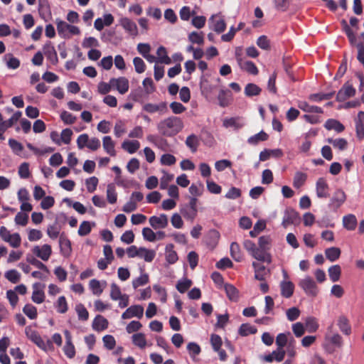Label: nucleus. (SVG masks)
I'll return each mask as SVG.
<instances>
[{
  "mask_svg": "<svg viewBox=\"0 0 364 364\" xmlns=\"http://www.w3.org/2000/svg\"><path fill=\"white\" fill-rule=\"evenodd\" d=\"M186 144L193 152H195L199 145L198 138L194 134L190 135L186 140Z\"/></svg>",
  "mask_w": 364,
  "mask_h": 364,
  "instance_id": "ea45409f",
  "label": "nucleus"
},
{
  "mask_svg": "<svg viewBox=\"0 0 364 364\" xmlns=\"http://www.w3.org/2000/svg\"><path fill=\"white\" fill-rule=\"evenodd\" d=\"M56 23L58 33L63 37L70 38L73 35H78L80 33L78 27L70 25L65 21L57 20Z\"/></svg>",
  "mask_w": 364,
  "mask_h": 364,
  "instance_id": "f03ea898",
  "label": "nucleus"
},
{
  "mask_svg": "<svg viewBox=\"0 0 364 364\" xmlns=\"http://www.w3.org/2000/svg\"><path fill=\"white\" fill-rule=\"evenodd\" d=\"M59 245L60 251L64 257H69L72 252L70 241L63 236H60L59 239Z\"/></svg>",
  "mask_w": 364,
  "mask_h": 364,
  "instance_id": "f3484780",
  "label": "nucleus"
},
{
  "mask_svg": "<svg viewBox=\"0 0 364 364\" xmlns=\"http://www.w3.org/2000/svg\"><path fill=\"white\" fill-rule=\"evenodd\" d=\"M157 62L168 65L171 63V58L167 55L166 50L164 47L160 46L156 52Z\"/></svg>",
  "mask_w": 364,
  "mask_h": 364,
  "instance_id": "7c9ffc66",
  "label": "nucleus"
},
{
  "mask_svg": "<svg viewBox=\"0 0 364 364\" xmlns=\"http://www.w3.org/2000/svg\"><path fill=\"white\" fill-rule=\"evenodd\" d=\"M257 45L262 49L269 50L270 49V41L266 36H261L257 40Z\"/></svg>",
  "mask_w": 364,
  "mask_h": 364,
  "instance_id": "13d9d810",
  "label": "nucleus"
},
{
  "mask_svg": "<svg viewBox=\"0 0 364 364\" xmlns=\"http://www.w3.org/2000/svg\"><path fill=\"white\" fill-rule=\"evenodd\" d=\"M299 285L306 292V294L316 296L318 293V289L315 282L309 277H306L301 280Z\"/></svg>",
  "mask_w": 364,
  "mask_h": 364,
  "instance_id": "39448f33",
  "label": "nucleus"
},
{
  "mask_svg": "<svg viewBox=\"0 0 364 364\" xmlns=\"http://www.w3.org/2000/svg\"><path fill=\"white\" fill-rule=\"evenodd\" d=\"M97 183L98 179L95 176L90 177L85 181L87 189L90 193H92L96 190Z\"/></svg>",
  "mask_w": 364,
  "mask_h": 364,
  "instance_id": "0e129e2a",
  "label": "nucleus"
},
{
  "mask_svg": "<svg viewBox=\"0 0 364 364\" xmlns=\"http://www.w3.org/2000/svg\"><path fill=\"white\" fill-rule=\"evenodd\" d=\"M261 90V88L259 87L257 85L249 83L245 87V94L247 97L257 96L260 94Z\"/></svg>",
  "mask_w": 364,
  "mask_h": 364,
  "instance_id": "72a5a7b5",
  "label": "nucleus"
},
{
  "mask_svg": "<svg viewBox=\"0 0 364 364\" xmlns=\"http://www.w3.org/2000/svg\"><path fill=\"white\" fill-rule=\"evenodd\" d=\"M305 327L308 331L315 332L318 328V324L315 318L308 317L305 320Z\"/></svg>",
  "mask_w": 364,
  "mask_h": 364,
  "instance_id": "de8ad7c7",
  "label": "nucleus"
},
{
  "mask_svg": "<svg viewBox=\"0 0 364 364\" xmlns=\"http://www.w3.org/2000/svg\"><path fill=\"white\" fill-rule=\"evenodd\" d=\"M355 94V90L353 87L348 82H346L338 91L336 98L338 101H345L348 98L354 96Z\"/></svg>",
  "mask_w": 364,
  "mask_h": 364,
  "instance_id": "9b49d317",
  "label": "nucleus"
},
{
  "mask_svg": "<svg viewBox=\"0 0 364 364\" xmlns=\"http://www.w3.org/2000/svg\"><path fill=\"white\" fill-rule=\"evenodd\" d=\"M294 284L289 281H284L281 283L282 295L286 298H289L294 293Z\"/></svg>",
  "mask_w": 364,
  "mask_h": 364,
  "instance_id": "393cba45",
  "label": "nucleus"
},
{
  "mask_svg": "<svg viewBox=\"0 0 364 364\" xmlns=\"http://www.w3.org/2000/svg\"><path fill=\"white\" fill-rule=\"evenodd\" d=\"M251 255L259 261L266 262L269 264L272 262L271 255L266 250L261 249L260 247H256Z\"/></svg>",
  "mask_w": 364,
  "mask_h": 364,
  "instance_id": "ddd939ff",
  "label": "nucleus"
},
{
  "mask_svg": "<svg viewBox=\"0 0 364 364\" xmlns=\"http://www.w3.org/2000/svg\"><path fill=\"white\" fill-rule=\"evenodd\" d=\"M25 333L28 339L33 341L38 347L42 349L46 348V344L40 335L31 326H28L25 329Z\"/></svg>",
  "mask_w": 364,
  "mask_h": 364,
  "instance_id": "1a4fd4ad",
  "label": "nucleus"
},
{
  "mask_svg": "<svg viewBox=\"0 0 364 364\" xmlns=\"http://www.w3.org/2000/svg\"><path fill=\"white\" fill-rule=\"evenodd\" d=\"M200 85L202 92L206 95L211 93L215 89L205 76H202Z\"/></svg>",
  "mask_w": 364,
  "mask_h": 364,
  "instance_id": "4c0bfd02",
  "label": "nucleus"
},
{
  "mask_svg": "<svg viewBox=\"0 0 364 364\" xmlns=\"http://www.w3.org/2000/svg\"><path fill=\"white\" fill-rule=\"evenodd\" d=\"M122 26L131 35L136 36L138 35V28L136 23L127 18H123L120 21Z\"/></svg>",
  "mask_w": 364,
  "mask_h": 364,
  "instance_id": "4468645a",
  "label": "nucleus"
},
{
  "mask_svg": "<svg viewBox=\"0 0 364 364\" xmlns=\"http://www.w3.org/2000/svg\"><path fill=\"white\" fill-rule=\"evenodd\" d=\"M107 199L109 203H114L117 201V193L115 186L113 184H109L107 189Z\"/></svg>",
  "mask_w": 364,
  "mask_h": 364,
  "instance_id": "c03bdc74",
  "label": "nucleus"
},
{
  "mask_svg": "<svg viewBox=\"0 0 364 364\" xmlns=\"http://www.w3.org/2000/svg\"><path fill=\"white\" fill-rule=\"evenodd\" d=\"M328 186L326 181L323 178H319L316 182V193L318 198H326L328 193Z\"/></svg>",
  "mask_w": 364,
  "mask_h": 364,
  "instance_id": "dca6fc26",
  "label": "nucleus"
},
{
  "mask_svg": "<svg viewBox=\"0 0 364 364\" xmlns=\"http://www.w3.org/2000/svg\"><path fill=\"white\" fill-rule=\"evenodd\" d=\"M238 65L242 70L249 73L250 74L256 75L258 73L257 68L251 61L243 60L242 63H239Z\"/></svg>",
  "mask_w": 364,
  "mask_h": 364,
  "instance_id": "a878e982",
  "label": "nucleus"
},
{
  "mask_svg": "<svg viewBox=\"0 0 364 364\" xmlns=\"http://www.w3.org/2000/svg\"><path fill=\"white\" fill-rule=\"evenodd\" d=\"M338 326L340 330L345 335H350L351 333L350 326L348 324V320L346 317L341 316L338 319Z\"/></svg>",
  "mask_w": 364,
  "mask_h": 364,
  "instance_id": "2f4dec72",
  "label": "nucleus"
},
{
  "mask_svg": "<svg viewBox=\"0 0 364 364\" xmlns=\"http://www.w3.org/2000/svg\"><path fill=\"white\" fill-rule=\"evenodd\" d=\"M142 327V324L137 321H131L126 327V331L128 333L136 332Z\"/></svg>",
  "mask_w": 364,
  "mask_h": 364,
  "instance_id": "774afa93",
  "label": "nucleus"
},
{
  "mask_svg": "<svg viewBox=\"0 0 364 364\" xmlns=\"http://www.w3.org/2000/svg\"><path fill=\"white\" fill-rule=\"evenodd\" d=\"M341 273V269L338 264L333 265L328 269L329 277L333 282H336L339 279Z\"/></svg>",
  "mask_w": 364,
  "mask_h": 364,
  "instance_id": "a19ab883",
  "label": "nucleus"
},
{
  "mask_svg": "<svg viewBox=\"0 0 364 364\" xmlns=\"http://www.w3.org/2000/svg\"><path fill=\"white\" fill-rule=\"evenodd\" d=\"M327 141L329 144H331L335 148L338 149L339 150H343L346 148L348 142L345 139H328Z\"/></svg>",
  "mask_w": 364,
  "mask_h": 364,
  "instance_id": "49530a36",
  "label": "nucleus"
},
{
  "mask_svg": "<svg viewBox=\"0 0 364 364\" xmlns=\"http://www.w3.org/2000/svg\"><path fill=\"white\" fill-rule=\"evenodd\" d=\"M229 97H230V92L227 90H221L219 92L218 99L219 101V104L221 107H225L228 106L229 104Z\"/></svg>",
  "mask_w": 364,
  "mask_h": 364,
  "instance_id": "37998d69",
  "label": "nucleus"
},
{
  "mask_svg": "<svg viewBox=\"0 0 364 364\" xmlns=\"http://www.w3.org/2000/svg\"><path fill=\"white\" fill-rule=\"evenodd\" d=\"M156 252L153 250H149L144 247H140V255L139 257L144 258L146 262H151L154 257Z\"/></svg>",
  "mask_w": 364,
  "mask_h": 364,
  "instance_id": "58836bf2",
  "label": "nucleus"
},
{
  "mask_svg": "<svg viewBox=\"0 0 364 364\" xmlns=\"http://www.w3.org/2000/svg\"><path fill=\"white\" fill-rule=\"evenodd\" d=\"M183 123L181 119L176 117H170L161 121L157 128L159 132L166 136H172L182 130Z\"/></svg>",
  "mask_w": 364,
  "mask_h": 364,
  "instance_id": "f257e3e1",
  "label": "nucleus"
},
{
  "mask_svg": "<svg viewBox=\"0 0 364 364\" xmlns=\"http://www.w3.org/2000/svg\"><path fill=\"white\" fill-rule=\"evenodd\" d=\"M32 252L42 260L48 261L52 254V248L50 245L45 244L41 246H35Z\"/></svg>",
  "mask_w": 364,
  "mask_h": 364,
  "instance_id": "0eeeda50",
  "label": "nucleus"
},
{
  "mask_svg": "<svg viewBox=\"0 0 364 364\" xmlns=\"http://www.w3.org/2000/svg\"><path fill=\"white\" fill-rule=\"evenodd\" d=\"M346 198V193L343 191L338 190L335 193L332 200L336 203L337 206H340L342 203H344Z\"/></svg>",
  "mask_w": 364,
  "mask_h": 364,
  "instance_id": "680f3d73",
  "label": "nucleus"
},
{
  "mask_svg": "<svg viewBox=\"0 0 364 364\" xmlns=\"http://www.w3.org/2000/svg\"><path fill=\"white\" fill-rule=\"evenodd\" d=\"M102 146L108 154L112 156H114L116 155V151L114 149L115 144L110 136H106L103 138Z\"/></svg>",
  "mask_w": 364,
  "mask_h": 364,
  "instance_id": "aec40b11",
  "label": "nucleus"
},
{
  "mask_svg": "<svg viewBox=\"0 0 364 364\" xmlns=\"http://www.w3.org/2000/svg\"><path fill=\"white\" fill-rule=\"evenodd\" d=\"M23 311L31 319H35L37 317V309L32 304H26Z\"/></svg>",
  "mask_w": 364,
  "mask_h": 364,
  "instance_id": "8fccbe9b",
  "label": "nucleus"
},
{
  "mask_svg": "<svg viewBox=\"0 0 364 364\" xmlns=\"http://www.w3.org/2000/svg\"><path fill=\"white\" fill-rule=\"evenodd\" d=\"M44 285L40 283H35L33 284V291L32 294L31 299L36 304H41L45 301V294L43 290Z\"/></svg>",
  "mask_w": 364,
  "mask_h": 364,
  "instance_id": "f8f14e48",
  "label": "nucleus"
},
{
  "mask_svg": "<svg viewBox=\"0 0 364 364\" xmlns=\"http://www.w3.org/2000/svg\"><path fill=\"white\" fill-rule=\"evenodd\" d=\"M132 341L133 344L140 349H144L148 346L146 336L142 333H134L132 336Z\"/></svg>",
  "mask_w": 364,
  "mask_h": 364,
  "instance_id": "a211bd4d",
  "label": "nucleus"
},
{
  "mask_svg": "<svg viewBox=\"0 0 364 364\" xmlns=\"http://www.w3.org/2000/svg\"><path fill=\"white\" fill-rule=\"evenodd\" d=\"M5 60H6L7 66L11 69H16L20 65V61L14 58L11 54H7L5 55Z\"/></svg>",
  "mask_w": 364,
  "mask_h": 364,
  "instance_id": "603ef678",
  "label": "nucleus"
},
{
  "mask_svg": "<svg viewBox=\"0 0 364 364\" xmlns=\"http://www.w3.org/2000/svg\"><path fill=\"white\" fill-rule=\"evenodd\" d=\"M307 176L302 172H296L294 177L293 185L296 188H300L305 183Z\"/></svg>",
  "mask_w": 364,
  "mask_h": 364,
  "instance_id": "c9c22d12",
  "label": "nucleus"
},
{
  "mask_svg": "<svg viewBox=\"0 0 364 364\" xmlns=\"http://www.w3.org/2000/svg\"><path fill=\"white\" fill-rule=\"evenodd\" d=\"M299 220V215L294 210H287L282 221V225L287 228L289 225L297 223Z\"/></svg>",
  "mask_w": 364,
  "mask_h": 364,
  "instance_id": "2eb2a0df",
  "label": "nucleus"
},
{
  "mask_svg": "<svg viewBox=\"0 0 364 364\" xmlns=\"http://www.w3.org/2000/svg\"><path fill=\"white\" fill-rule=\"evenodd\" d=\"M252 266L255 269V277L258 280H263L265 276L269 273L264 265H262L257 262H254Z\"/></svg>",
  "mask_w": 364,
  "mask_h": 364,
  "instance_id": "5701e85b",
  "label": "nucleus"
},
{
  "mask_svg": "<svg viewBox=\"0 0 364 364\" xmlns=\"http://www.w3.org/2000/svg\"><path fill=\"white\" fill-rule=\"evenodd\" d=\"M143 109L147 112L153 113L158 111L165 110L166 109V105L165 103H161L159 105L148 103L143 107Z\"/></svg>",
  "mask_w": 364,
  "mask_h": 364,
  "instance_id": "e433bc0d",
  "label": "nucleus"
},
{
  "mask_svg": "<svg viewBox=\"0 0 364 364\" xmlns=\"http://www.w3.org/2000/svg\"><path fill=\"white\" fill-rule=\"evenodd\" d=\"M5 277L11 282L16 284L21 278L20 274L15 269H11L5 273Z\"/></svg>",
  "mask_w": 364,
  "mask_h": 364,
  "instance_id": "5fc2aeb1",
  "label": "nucleus"
},
{
  "mask_svg": "<svg viewBox=\"0 0 364 364\" xmlns=\"http://www.w3.org/2000/svg\"><path fill=\"white\" fill-rule=\"evenodd\" d=\"M178 255L173 250V245L168 244L166 247V259L168 264H174L178 260Z\"/></svg>",
  "mask_w": 364,
  "mask_h": 364,
  "instance_id": "b1692460",
  "label": "nucleus"
},
{
  "mask_svg": "<svg viewBox=\"0 0 364 364\" xmlns=\"http://www.w3.org/2000/svg\"><path fill=\"white\" fill-rule=\"evenodd\" d=\"M122 146L129 153L133 154L139 149L140 144L138 141H125L122 143Z\"/></svg>",
  "mask_w": 364,
  "mask_h": 364,
  "instance_id": "f704fd0d",
  "label": "nucleus"
},
{
  "mask_svg": "<svg viewBox=\"0 0 364 364\" xmlns=\"http://www.w3.org/2000/svg\"><path fill=\"white\" fill-rule=\"evenodd\" d=\"M292 331L296 337H301L305 333V326L301 322L295 323L292 325Z\"/></svg>",
  "mask_w": 364,
  "mask_h": 364,
  "instance_id": "e2e57ef3",
  "label": "nucleus"
},
{
  "mask_svg": "<svg viewBox=\"0 0 364 364\" xmlns=\"http://www.w3.org/2000/svg\"><path fill=\"white\" fill-rule=\"evenodd\" d=\"M223 126L226 128L233 127L235 129H238L242 127V124L238 122L237 118H230L223 120Z\"/></svg>",
  "mask_w": 364,
  "mask_h": 364,
  "instance_id": "864d4df0",
  "label": "nucleus"
},
{
  "mask_svg": "<svg viewBox=\"0 0 364 364\" xmlns=\"http://www.w3.org/2000/svg\"><path fill=\"white\" fill-rule=\"evenodd\" d=\"M149 223L150 225L155 230L164 229L168 226V220L165 214H161L158 216L154 215L149 218Z\"/></svg>",
  "mask_w": 364,
  "mask_h": 364,
  "instance_id": "423d86ee",
  "label": "nucleus"
},
{
  "mask_svg": "<svg viewBox=\"0 0 364 364\" xmlns=\"http://www.w3.org/2000/svg\"><path fill=\"white\" fill-rule=\"evenodd\" d=\"M133 63L134 65L135 71L137 73H142L145 71L146 65L144 60L139 58L136 57L133 59Z\"/></svg>",
  "mask_w": 364,
  "mask_h": 364,
  "instance_id": "bf43d9fd",
  "label": "nucleus"
},
{
  "mask_svg": "<svg viewBox=\"0 0 364 364\" xmlns=\"http://www.w3.org/2000/svg\"><path fill=\"white\" fill-rule=\"evenodd\" d=\"M110 297L114 301H119V306L121 308H125L129 304V297L126 294H122L120 288L114 283L110 285Z\"/></svg>",
  "mask_w": 364,
  "mask_h": 364,
  "instance_id": "7ed1b4c3",
  "label": "nucleus"
},
{
  "mask_svg": "<svg viewBox=\"0 0 364 364\" xmlns=\"http://www.w3.org/2000/svg\"><path fill=\"white\" fill-rule=\"evenodd\" d=\"M210 21L213 23V30L217 33H222L225 30L226 23L224 19L218 18V15H213Z\"/></svg>",
  "mask_w": 364,
  "mask_h": 364,
  "instance_id": "6ab92c4d",
  "label": "nucleus"
},
{
  "mask_svg": "<svg viewBox=\"0 0 364 364\" xmlns=\"http://www.w3.org/2000/svg\"><path fill=\"white\" fill-rule=\"evenodd\" d=\"M144 308L140 305H134L129 307L122 315L123 319H128L132 317L139 318L143 316Z\"/></svg>",
  "mask_w": 364,
  "mask_h": 364,
  "instance_id": "9d476101",
  "label": "nucleus"
},
{
  "mask_svg": "<svg viewBox=\"0 0 364 364\" xmlns=\"http://www.w3.org/2000/svg\"><path fill=\"white\" fill-rule=\"evenodd\" d=\"M108 327V321L103 316L98 315L97 316L92 323V328L97 331H101L106 329Z\"/></svg>",
  "mask_w": 364,
  "mask_h": 364,
  "instance_id": "412c9836",
  "label": "nucleus"
},
{
  "mask_svg": "<svg viewBox=\"0 0 364 364\" xmlns=\"http://www.w3.org/2000/svg\"><path fill=\"white\" fill-rule=\"evenodd\" d=\"M142 235L144 238L149 242L156 240V235H155V232L149 228H143Z\"/></svg>",
  "mask_w": 364,
  "mask_h": 364,
  "instance_id": "052dcab7",
  "label": "nucleus"
},
{
  "mask_svg": "<svg viewBox=\"0 0 364 364\" xmlns=\"http://www.w3.org/2000/svg\"><path fill=\"white\" fill-rule=\"evenodd\" d=\"M268 138V135L263 131L252 136L248 139V142L252 144H256L259 141H266Z\"/></svg>",
  "mask_w": 364,
  "mask_h": 364,
  "instance_id": "3c124183",
  "label": "nucleus"
},
{
  "mask_svg": "<svg viewBox=\"0 0 364 364\" xmlns=\"http://www.w3.org/2000/svg\"><path fill=\"white\" fill-rule=\"evenodd\" d=\"M225 290L227 296L230 300H236L238 297V293L235 287L231 284H225Z\"/></svg>",
  "mask_w": 364,
  "mask_h": 364,
  "instance_id": "6e6d98bb",
  "label": "nucleus"
},
{
  "mask_svg": "<svg viewBox=\"0 0 364 364\" xmlns=\"http://www.w3.org/2000/svg\"><path fill=\"white\" fill-rule=\"evenodd\" d=\"M326 340L336 348H341L343 346L342 337L337 333L331 335H326Z\"/></svg>",
  "mask_w": 364,
  "mask_h": 364,
  "instance_id": "473e14b6",
  "label": "nucleus"
},
{
  "mask_svg": "<svg viewBox=\"0 0 364 364\" xmlns=\"http://www.w3.org/2000/svg\"><path fill=\"white\" fill-rule=\"evenodd\" d=\"M343 224L348 230H353L357 225V219L353 215H348L343 218Z\"/></svg>",
  "mask_w": 364,
  "mask_h": 364,
  "instance_id": "c85d7f7f",
  "label": "nucleus"
},
{
  "mask_svg": "<svg viewBox=\"0 0 364 364\" xmlns=\"http://www.w3.org/2000/svg\"><path fill=\"white\" fill-rule=\"evenodd\" d=\"M188 40L192 43H196L198 45H202L204 43V38L203 33H199L196 31H193L189 34Z\"/></svg>",
  "mask_w": 364,
  "mask_h": 364,
  "instance_id": "09e8293b",
  "label": "nucleus"
},
{
  "mask_svg": "<svg viewBox=\"0 0 364 364\" xmlns=\"http://www.w3.org/2000/svg\"><path fill=\"white\" fill-rule=\"evenodd\" d=\"M91 228H92V225L90 222L83 221L79 227L78 234L80 236H85L90 232Z\"/></svg>",
  "mask_w": 364,
  "mask_h": 364,
  "instance_id": "4d7b16f0",
  "label": "nucleus"
},
{
  "mask_svg": "<svg viewBox=\"0 0 364 364\" xmlns=\"http://www.w3.org/2000/svg\"><path fill=\"white\" fill-rule=\"evenodd\" d=\"M106 282L101 283L100 281L93 279L90 281L89 286L93 294L100 296L104 290Z\"/></svg>",
  "mask_w": 364,
  "mask_h": 364,
  "instance_id": "4be33fe9",
  "label": "nucleus"
},
{
  "mask_svg": "<svg viewBox=\"0 0 364 364\" xmlns=\"http://www.w3.org/2000/svg\"><path fill=\"white\" fill-rule=\"evenodd\" d=\"M110 82L120 94H124L129 90V80L124 77L112 78Z\"/></svg>",
  "mask_w": 364,
  "mask_h": 364,
  "instance_id": "6e6552de",
  "label": "nucleus"
},
{
  "mask_svg": "<svg viewBox=\"0 0 364 364\" xmlns=\"http://www.w3.org/2000/svg\"><path fill=\"white\" fill-rule=\"evenodd\" d=\"M341 253L340 248L336 247H332L325 250L326 257L331 262L338 259L341 256Z\"/></svg>",
  "mask_w": 364,
  "mask_h": 364,
  "instance_id": "cd10ccee",
  "label": "nucleus"
},
{
  "mask_svg": "<svg viewBox=\"0 0 364 364\" xmlns=\"http://www.w3.org/2000/svg\"><path fill=\"white\" fill-rule=\"evenodd\" d=\"M112 65L113 59L111 55L102 58L99 63V65H100L103 69L106 70H110L112 67Z\"/></svg>",
  "mask_w": 364,
  "mask_h": 364,
  "instance_id": "69168bd1",
  "label": "nucleus"
},
{
  "mask_svg": "<svg viewBox=\"0 0 364 364\" xmlns=\"http://www.w3.org/2000/svg\"><path fill=\"white\" fill-rule=\"evenodd\" d=\"M0 236L6 242L14 248H17L21 245V237L18 233L11 234L6 227H1Z\"/></svg>",
  "mask_w": 364,
  "mask_h": 364,
  "instance_id": "20e7f679",
  "label": "nucleus"
},
{
  "mask_svg": "<svg viewBox=\"0 0 364 364\" xmlns=\"http://www.w3.org/2000/svg\"><path fill=\"white\" fill-rule=\"evenodd\" d=\"M325 128L328 130L333 129L340 133L344 130V126L336 119H328L326 122Z\"/></svg>",
  "mask_w": 364,
  "mask_h": 364,
  "instance_id": "c756f323",
  "label": "nucleus"
},
{
  "mask_svg": "<svg viewBox=\"0 0 364 364\" xmlns=\"http://www.w3.org/2000/svg\"><path fill=\"white\" fill-rule=\"evenodd\" d=\"M43 50L45 55L50 60V61L53 64L55 65L58 61V58L54 47L50 45H46L44 46Z\"/></svg>",
  "mask_w": 364,
  "mask_h": 364,
  "instance_id": "bb28decb",
  "label": "nucleus"
},
{
  "mask_svg": "<svg viewBox=\"0 0 364 364\" xmlns=\"http://www.w3.org/2000/svg\"><path fill=\"white\" fill-rule=\"evenodd\" d=\"M104 346L109 350H112L116 345V341L114 338L111 335H106L102 338Z\"/></svg>",
  "mask_w": 364,
  "mask_h": 364,
  "instance_id": "338daca9",
  "label": "nucleus"
},
{
  "mask_svg": "<svg viewBox=\"0 0 364 364\" xmlns=\"http://www.w3.org/2000/svg\"><path fill=\"white\" fill-rule=\"evenodd\" d=\"M257 332L256 328L254 326L248 324V323H244L241 325L239 329V333L242 336H246L250 334H254Z\"/></svg>",
  "mask_w": 364,
  "mask_h": 364,
  "instance_id": "79ce46f5",
  "label": "nucleus"
},
{
  "mask_svg": "<svg viewBox=\"0 0 364 364\" xmlns=\"http://www.w3.org/2000/svg\"><path fill=\"white\" fill-rule=\"evenodd\" d=\"M191 280L188 279H183L178 282L176 289L180 293H184L191 287Z\"/></svg>",
  "mask_w": 364,
  "mask_h": 364,
  "instance_id": "a18cd8bd",
  "label": "nucleus"
}]
</instances>
